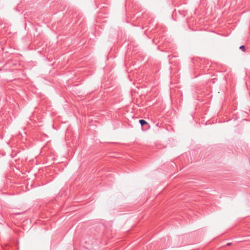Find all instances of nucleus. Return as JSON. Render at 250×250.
I'll use <instances>...</instances> for the list:
<instances>
[{"label": "nucleus", "instance_id": "f257e3e1", "mask_svg": "<svg viewBox=\"0 0 250 250\" xmlns=\"http://www.w3.org/2000/svg\"><path fill=\"white\" fill-rule=\"evenodd\" d=\"M139 122L141 126H144L146 125H148L147 123L144 120H140Z\"/></svg>", "mask_w": 250, "mask_h": 250}, {"label": "nucleus", "instance_id": "f03ea898", "mask_svg": "<svg viewBox=\"0 0 250 250\" xmlns=\"http://www.w3.org/2000/svg\"><path fill=\"white\" fill-rule=\"evenodd\" d=\"M239 48H240V49L242 50L243 51H244V52L245 51V48L244 45H241V46H240Z\"/></svg>", "mask_w": 250, "mask_h": 250}, {"label": "nucleus", "instance_id": "7ed1b4c3", "mask_svg": "<svg viewBox=\"0 0 250 250\" xmlns=\"http://www.w3.org/2000/svg\"><path fill=\"white\" fill-rule=\"evenodd\" d=\"M227 245L228 246H230V245H231V243H228L227 244Z\"/></svg>", "mask_w": 250, "mask_h": 250}]
</instances>
